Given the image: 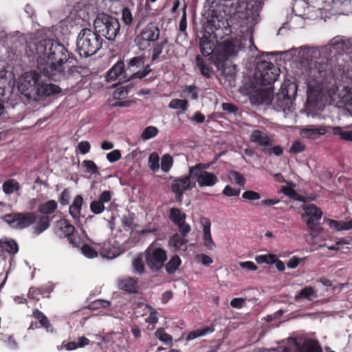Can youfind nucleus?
I'll return each instance as SVG.
<instances>
[{
	"label": "nucleus",
	"instance_id": "1",
	"mask_svg": "<svg viewBox=\"0 0 352 352\" xmlns=\"http://www.w3.org/2000/svg\"><path fill=\"white\" fill-rule=\"evenodd\" d=\"M297 92L295 83H289L276 94H272L269 89L262 90L258 94V103L270 104L278 112H281L283 117L289 120L295 118L294 112V98Z\"/></svg>",
	"mask_w": 352,
	"mask_h": 352
},
{
	"label": "nucleus",
	"instance_id": "2",
	"mask_svg": "<svg viewBox=\"0 0 352 352\" xmlns=\"http://www.w3.org/2000/svg\"><path fill=\"white\" fill-rule=\"evenodd\" d=\"M49 58L40 72L43 76L55 81L72 76L76 68L69 65V54L67 50L58 42L54 44Z\"/></svg>",
	"mask_w": 352,
	"mask_h": 352
},
{
	"label": "nucleus",
	"instance_id": "3",
	"mask_svg": "<svg viewBox=\"0 0 352 352\" xmlns=\"http://www.w3.org/2000/svg\"><path fill=\"white\" fill-rule=\"evenodd\" d=\"M102 38L95 31L84 28L78 34L76 40V51L83 58L95 54L102 45Z\"/></svg>",
	"mask_w": 352,
	"mask_h": 352
},
{
	"label": "nucleus",
	"instance_id": "4",
	"mask_svg": "<svg viewBox=\"0 0 352 352\" xmlns=\"http://www.w3.org/2000/svg\"><path fill=\"white\" fill-rule=\"evenodd\" d=\"M298 52V58L300 63L310 70L311 74L316 78H322L325 76L324 65L319 64L317 65V60L320 57V51L317 47L301 46L298 48H294Z\"/></svg>",
	"mask_w": 352,
	"mask_h": 352
},
{
	"label": "nucleus",
	"instance_id": "5",
	"mask_svg": "<svg viewBox=\"0 0 352 352\" xmlns=\"http://www.w3.org/2000/svg\"><path fill=\"white\" fill-rule=\"evenodd\" d=\"M95 31L109 41H114L120 32V23L117 19L104 13L99 14L94 22Z\"/></svg>",
	"mask_w": 352,
	"mask_h": 352
},
{
	"label": "nucleus",
	"instance_id": "6",
	"mask_svg": "<svg viewBox=\"0 0 352 352\" xmlns=\"http://www.w3.org/2000/svg\"><path fill=\"white\" fill-rule=\"evenodd\" d=\"M241 49L242 46L239 41H225L219 48L212 54L210 59L217 69L223 72L225 60L236 56Z\"/></svg>",
	"mask_w": 352,
	"mask_h": 352
},
{
	"label": "nucleus",
	"instance_id": "7",
	"mask_svg": "<svg viewBox=\"0 0 352 352\" xmlns=\"http://www.w3.org/2000/svg\"><path fill=\"white\" fill-rule=\"evenodd\" d=\"M57 208L58 204L56 201L52 199L41 204L38 206V211L41 215L40 217L38 216V221L32 228V234L34 235L38 236L50 228L52 218L49 217V215L53 214L57 210Z\"/></svg>",
	"mask_w": 352,
	"mask_h": 352
},
{
	"label": "nucleus",
	"instance_id": "8",
	"mask_svg": "<svg viewBox=\"0 0 352 352\" xmlns=\"http://www.w3.org/2000/svg\"><path fill=\"white\" fill-rule=\"evenodd\" d=\"M327 94L331 101L338 107L345 106L352 116V88L342 87V88L333 85L327 90Z\"/></svg>",
	"mask_w": 352,
	"mask_h": 352
},
{
	"label": "nucleus",
	"instance_id": "9",
	"mask_svg": "<svg viewBox=\"0 0 352 352\" xmlns=\"http://www.w3.org/2000/svg\"><path fill=\"white\" fill-rule=\"evenodd\" d=\"M3 220L14 228L25 229L38 220V215L34 212H14L3 216Z\"/></svg>",
	"mask_w": 352,
	"mask_h": 352
},
{
	"label": "nucleus",
	"instance_id": "10",
	"mask_svg": "<svg viewBox=\"0 0 352 352\" xmlns=\"http://www.w3.org/2000/svg\"><path fill=\"white\" fill-rule=\"evenodd\" d=\"M255 76L260 79L263 85L274 82L279 76V69L268 61H260L257 63Z\"/></svg>",
	"mask_w": 352,
	"mask_h": 352
},
{
	"label": "nucleus",
	"instance_id": "11",
	"mask_svg": "<svg viewBox=\"0 0 352 352\" xmlns=\"http://www.w3.org/2000/svg\"><path fill=\"white\" fill-rule=\"evenodd\" d=\"M39 78L38 73L36 72L25 74L19 85L21 93L28 98L36 99Z\"/></svg>",
	"mask_w": 352,
	"mask_h": 352
},
{
	"label": "nucleus",
	"instance_id": "12",
	"mask_svg": "<svg viewBox=\"0 0 352 352\" xmlns=\"http://www.w3.org/2000/svg\"><path fill=\"white\" fill-rule=\"evenodd\" d=\"M146 263L153 272H159L167 260L166 251L161 248H148L146 250Z\"/></svg>",
	"mask_w": 352,
	"mask_h": 352
},
{
	"label": "nucleus",
	"instance_id": "13",
	"mask_svg": "<svg viewBox=\"0 0 352 352\" xmlns=\"http://www.w3.org/2000/svg\"><path fill=\"white\" fill-rule=\"evenodd\" d=\"M56 234L60 237H67L73 247H79L81 243V238L75 233V228L68 220L62 219L56 222Z\"/></svg>",
	"mask_w": 352,
	"mask_h": 352
},
{
	"label": "nucleus",
	"instance_id": "14",
	"mask_svg": "<svg viewBox=\"0 0 352 352\" xmlns=\"http://www.w3.org/2000/svg\"><path fill=\"white\" fill-rule=\"evenodd\" d=\"M190 174L192 175L193 180L197 182L199 187H212L218 182L217 175L210 172L204 170L201 168V164H196L190 168Z\"/></svg>",
	"mask_w": 352,
	"mask_h": 352
},
{
	"label": "nucleus",
	"instance_id": "15",
	"mask_svg": "<svg viewBox=\"0 0 352 352\" xmlns=\"http://www.w3.org/2000/svg\"><path fill=\"white\" fill-rule=\"evenodd\" d=\"M57 41L51 39H43L39 42L34 43V50L37 55V68L38 72L41 71V67L46 65V62L49 58V56L52 52V48L57 43Z\"/></svg>",
	"mask_w": 352,
	"mask_h": 352
},
{
	"label": "nucleus",
	"instance_id": "16",
	"mask_svg": "<svg viewBox=\"0 0 352 352\" xmlns=\"http://www.w3.org/2000/svg\"><path fill=\"white\" fill-rule=\"evenodd\" d=\"M195 187V181L193 180L192 175L189 173L183 177H177L173 180L171 183V190L175 195L177 200H181L184 192L186 190H190Z\"/></svg>",
	"mask_w": 352,
	"mask_h": 352
},
{
	"label": "nucleus",
	"instance_id": "17",
	"mask_svg": "<svg viewBox=\"0 0 352 352\" xmlns=\"http://www.w3.org/2000/svg\"><path fill=\"white\" fill-rule=\"evenodd\" d=\"M302 209L305 214L302 215V218L305 219L307 217L306 223L307 227L310 230H314L319 225V221L322 218V210L314 204L304 205Z\"/></svg>",
	"mask_w": 352,
	"mask_h": 352
},
{
	"label": "nucleus",
	"instance_id": "18",
	"mask_svg": "<svg viewBox=\"0 0 352 352\" xmlns=\"http://www.w3.org/2000/svg\"><path fill=\"white\" fill-rule=\"evenodd\" d=\"M106 79L108 82L118 80L119 82H121L127 81L131 78L127 76L126 70L124 69V62L118 61L107 73Z\"/></svg>",
	"mask_w": 352,
	"mask_h": 352
},
{
	"label": "nucleus",
	"instance_id": "19",
	"mask_svg": "<svg viewBox=\"0 0 352 352\" xmlns=\"http://www.w3.org/2000/svg\"><path fill=\"white\" fill-rule=\"evenodd\" d=\"M118 287L129 294L138 292V279L133 277H123L118 280Z\"/></svg>",
	"mask_w": 352,
	"mask_h": 352
},
{
	"label": "nucleus",
	"instance_id": "20",
	"mask_svg": "<svg viewBox=\"0 0 352 352\" xmlns=\"http://www.w3.org/2000/svg\"><path fill=\"white\" fill-rule=\"evenodd\" d=\"M160 36V29L153 23H149L142 30L140 34L137 37V41L142 39L146 41L154 42L157 41Z\"/></svg>",
	"mask_w": 352,
	"mask_h": 352
},
{
	"label": "nucleus",
	"instance_id": "21",
	"mask_svg": "<svg viewBox=\"0 0 352 352\" xmlns=\"http://www.w3.org/2000/svg\"><path fill=\"white\" fill-rule=\"evenodd\" d=\"M328 132V129L323 126L316 127L314 125L308 126L300 129V135L304 138L316 140Z\"/></svg>",
	"mask_w": 352,
	"mask_h": 352
},
{
	"label": "nucleus",
	"instance_id": "22",
	"mask_svg": "<svg viewBox=\"0 0 352 352\" xmlns=\"http://www.w3.org/2000/svg\"><path fill=\"white\" fill-rule=\"evenodd\" d=\"M250 140L258 145L268 147L272 146V140L268 135L260 130H254L250 135Z\"/></svg>",
	"mask_w": 352,
	"mask_h": 352
},
{
	"label": "nucleus",
	"instance_id": "23",
	"mask_svg": "<svg viewBox=\"0 0 352 352\" xmlns=\"http://www.w3.org/2000/svg\"><path fill=\"white\" fill-rule=\"evenodd\" d=\"M319 81L320 80L316 82V86L315 85H312L311 83L308 84L307 95V101L310 103H316L321 98L322 87L321 86Z\"/></svg>",
	"mask_w": 352,
	"mask_h": 352
},
{
	"label": "nucleus",
	"instance_id": "24",
	"mask_svg": "<svg viewBox=\"0 0 352 352\" xmlns=\"http://www.w3.org/2000/svg\"><path fill=\"white\" fill-rule=\"evenodd\" d=\"M84 199L82 195H76L69 208V214L74 220L79 221L81 216L82 206Z\"/></svg>",
	"mask_w": 352,
	"mask_h": 352
},
{
	"label": "nucleus",
	"instance_id": "25",
	"mask_svg": "<svg viewBox=\"0 0 352 352\" xmlns=\"http://www.w3.org/2000/svg\"><path fill=\"white\" fill-rule=\"evenodd\" d=\"M60 89L58 86L52 83H40L38 85L37 97H46L52 94L59 93Z\"/></svg>",
	"mask_w": 352,
	"mask_h": 352
},
{
	"label": "nucleus",
	"instance_id": "26",
	"mask_svg": "<svg viewBox=\"0 0 352 352\" xmlns=\"http://www.w3.org/2000/svg\"><path fill=\"white\" fill-rule=\"evenodd\" d=\"M51 292L52 289L50 287H32L29 289L28 296L30 299L38 301L41 299V297H50L49 294Z\"/></svg>",
	"mask_w": 352,
	"mask_h": 352
},
{
	"label": "nucleus",
	"instance_id": "27",
	"mask_svg": "<svg viewBox=\"0 0 352 352\" xmlns=\"http://www.w3.org/2000/svg\"><path fill=\"white\" fill-rule=\"evenodd\" d=\"M226 21L218 15H212L211 18L207 21L206 28H210L212 33L214 31L219 30L226 27Z\"/></svg>",
	"mask_w": 352,
	"mask_h": 352
},
{
	"label": "nucleus",
	"instance_id": "28",
	"mask_svg": "<svg viewBox=\"0 0 352 352\" xmlns=\"http://www.w3.org/2000/svg\"><path fill=\"white\" fill-rule=\"evenodd\" d=\"M211 223L209 220L204 224L203 228L204 245L209 250H213L216 247L210 233Z\"/></svg>",
	"mask_w": 352,
	"mask_h": 352
},
{
	"label": "nucleus",
	"instance_id": "29",
	"mask_svg": "<svg viewBox=\"0 0 352 352\" xmlns=\"http://www.w3.org/2000/svg\"><path fill=\"white\" fill-rule=\"evenodd\" d=\"M329 226L338 231L349 230L352 229V219L349 221L327 219Z\"/></svg>",
	"mask_w": 352,
	"mask_h": 352
},
{
	"label": "nucleus",
	"instance_id": "30",
	"mask_svg": "<svg viewBox=\"0 0 352 352\" xmlns=\"http://www.w3.org/2000/svg\"><path fill=\"white\" fill-rule=\"evenodd\" d=\"M182 263V260L178 255H174L171 258L164 264L166 271L168 274H173L179 268Z\"/></svg>",
	"mask_w": 352,
	"mask_h": 352
},
{
	"label": "nucleus",
	"instance_id": "31",
	"mask_svg": "<svg viewBox=\"0 0 352 352\" xmlns=\"http://www.w3.org/2000/svg\"><path fill=\"white\" fill-rule=\"evenodd\" d=\"M32 316L39 322L42 327L47 329V331H49V329L52 327V324L47 316L39 309H33Z\"/></svg>",
	"mask_w": 352,
	"mask_h": 352
},
{
	"label": "nucleus",
	"instance_id": "32",
	"mask_svg": "<svg viewBox=\"0 0 352 352\" xmlns=\"http://www.w3.org/2000/svg\"><path fill=\"white\" fill-rule=\"evenodd\" d=\"M168 217L170 220L177 226L186 220V214L182 212L181 210L177 208H172L170 210V214Z\"/></svg>",
	"mask_w": 352,
	"mask_h": 352
},
{
	"label": "nucleus",
	"instance_id": "33",
	"mask_svg": "<svg viewBox=\"0 0 352 352\" xmlns=\"http://www.w3.org/2000/svg\"><path fill=\"white\" fill-rule=\"evenodd\" d=\"M187 243L188 240L177 233L174 234L168 241L169 245L173 247L175 250H179Z\"/></svg>",
	"mask_w": 352,
	"mask_h": 352
},
{
	"label": "nucleus",
	"instance_id": "34",
	"mask_svg": "<svg viewBox=\"0 0 352 352\" xmlns=\"http://www.w3.org/2000/svg\"><path fill=\"white\" fill-rule=\"evenodd\" d=\"M0 248L1 249V254L3 252H6L14 254L19 250L18 244L14 240L8 241H0Z\"/></svg>",
	"mask_w": 352,
	"mask_h": 352
},
{
	"label": "nucleus",
	"instance_id": "35",
	"mask_svg": "<svg viewBox=\"0 0 352 352\" xmlns=\"http://www.w3.org/2000/svg\"><path fill=\"white\" fill-rule=\"evenodd\" d=\"M333 133L338 135L340 139L346 141H352V130L345 127L335 126L332 128Z\"/></svg>",
	"mask_w": 352,
	"mask_h": 352
},
{
	"label": "nucleus",
	"instance_id": "36",
	"mask_svg": "<svg viewBox=\"0 0 352 352\" xmlns=\"http://www.w3.org/2000/svg\"><path fill=\"white\" fill-rule=\"evenodd\" d=\"M315 294L316 292L312 287L307 286L295 295L294 300L296 302L302 299L311 300V297L315 296Z\"/></svg>",
	"mask_w": 352,
	"mask_h": 352
},
{
	"label": "nucleus",
	"instance_id": "37",
	"mask_svg": "<svg viewBox=\"0 0 352 352\" xmlns=\"http://www.w3.org/2000/svg\"><path fill=\"white\" fill-rule=\"evenodd\" d=\"M303 352H322V349L318 340L309 339L304 342Z\"/></svg>",
	"mask_w": 352,
	"mask_h": 352
},
{
	"label": "nucleus",
	"instance_id": "38",
	"mask_svg": "<svg viewBox=\"0 0 352 352\" xmlns=\"http://www.w3.org/2000/svg\"><path fill=\"white\" fill-rule=\"evenodd\" d=\"M8 85L9 82L6 77V72L5 70L0 71V96L8 97V94L10 93V91L7 87Z\"/></svg>",
	"mask_w": 352,
	"mask_h": 352
},
{
	"label": "nucleus",
	"instance_id": "39",
	"mask_svg": "<svg viewBox=\"0 0 352 352\" xmlns=\"http://www.w3.org/2000/svg\"><path fill=\"white\" fill-rule=\"evenodd\" d=\"M195 63L196 66L204 76L206 78H210L211 76L212 71L210 68L204 63V59L200 55H197L196 56Z\"/></svg>",
	"mask_w": 352,
	"mask_h": 352
},
{
	"label": "nucleus",
	"instance_id": "40",
	"mask_svg": "<svg viewBox=\"0 0 352 352\" xmlns=\"http://www.w3.org/2000/svg\"><path fill=\"white\" fill-rule=\"evenodd\" d=\"M20 186L19 182H17L15 179H8L3 184L2 186L3 192L8 195L12 194L14 191L18 190Z\"/></svg>",
	"mask_w": 352,
	"mask_h": 352
},
{
	"label": "nucleus",
	"instance_id": "41",
	"mask_svg": "<svg viewBox=\"0 0 352 352\" xmlns=\"http://www.w3.org/2000/svg\"><path fill=\"white\" fill-rule=\"evenodd\" d=\"M214 329L209 327H206L204 329H201L193 330L188 333V334L186 336V340H192L198 337L204 336L208 333H212Z\"/></svg>",
	"mask_w": 352,
	"mask_h": 352
},
{
	"label": "nucleus",
	"instance_id": "42",
	"mask_svg": "<svg viewBox=\"0 0 352 352\" xmlns=\"http://www.w3.org/2000/svg\"><path fill=\"white\" fill-rule=\"evenodd\" d=\"M168 44V39L165 38L160 43H158L153 49L152 61H155L157 59H161V56L163 54V49Z\"/></svg>",
	"mask_w": 352,
	"mask_h": 352
},
{
	"label": "nucleus",
	"instance_id": "43",
	"mask_svg": "<svg viewBox=\"0 0 352 352\" xmlns=\"http://www.w3.org/2000/svg\"><path fill=\"white\" fill-rule=\"evenodd\" d=\"M188 104V103L186 100L173 99L170 102L168 107L172 109H180L182 110V113H183L186 111Z\"/></svg>",
	"mask_w": 352,
	"mask_h": 352
},
{
	"label": "nucleus",
	"instance_id": "44",
	"mask_svg": "<svg viewBox=\"0 0 352 352\" xmlns=\"http://www.w3.org/2000/svg\"><path fill=\"white\" fill-rule=\"evenodd\" d=\"M199 47L204 56H209L212 53V43L207 38H201L199 42Z\"/></svg>",
	"mask_w": 352,
	"mask_h": 352
},
{
	"label": "nucleus",
	"instance_id": "45",
	"mask_svg": "<svg viewBox=\"0 0 352 352\" xmlns=\"http://www.w3.org/2000/svg\"><path fill=\"white\" fill-rule=\"evenodd\" d=\"M135 214L129 212L128 214H124L122 217V224L124 228L133 229L135 226Z\"/></svg>",
	"mask_w": 352,
	"mask_h": 352
},
{
	"label": "nucleus",
	"instance_id": "46",
	"mask_svg": "<svg viewBox=\"0 0 352 352\" xmlns=\"http://www.w3.org/2000/svg\"><path fill=\"white\" fill-rule=\"evenodd\" d=\"M228 176L232 182L239 185L240 186H243L245 185V178L241 173L232 170L229 173Z\"/></svg>",
	"mask_w": 352,
	"mask_h": 352
},
{
	"label": "nucleus",
	"instance_id": "47",
	"mask_svg": "<svg viewBox=\"0 0 352 352\" xmlns=\"http://www.w3.org/2000/svg\"><path fill=\"white\" fill-rule=\"evenodd\" d=\"M258 263L272 264L276 261V255L272 254L258 255L255 257Z\"/></svg>",
	"mask_w": 352,
	"mask_h": 352
},
{
	"label": "nucleus",
	"instance_id": "48",
	"mask_svg": "<svg viewBox=\"0 0 352 352\" xmlns=\"http://www.w3.org/2000/svg\"><path fill=\"white\" fill-rule=\"evenodd\" d=\"M280 190L283 194H285V195L289 197L290 198H292L294 200H298V201L302 200V197L293 188L283 186L281 187Z\"/></svg>",
	"mask_w": 352,
	"mask_h": 352
},
{
	"label": "nucleus",
	"instance_id": "49",
	"mask_svg": "<svg viewBox=\"0 0 352 352\" xmlns=\"http://www.w3.org/2000/svg\"><path fill=\"white\" fill-rule=\"evenodd\" d=\"M104 210V204L98 199L94 200L90 203V210L95 214H101Z\"/></svg>",
	"mask_w": 352,
	"mask_h": 352
},
{
	"label": "nucleus",
	"instance_id": "50",
	"mask_svg": "<svg viewBox=\"0 0 352 352\" xmlns=\"http://www.w3.org/2000/svg\"><path fill=\"white\" fill-rule=\"evenodd\" d=\"M155 335L157 338L166 344L171 343L172 342V336L166 333L164 329L162 328L157 329Z\"/></svg>",
	"mask_w": 352,
	"mask_h": 352
},
{
	"label": "nucleus",
	"instance_id": "51",
	"mask_svg": "<svg viewBox=\"0 0 352 352\" xmlns=\"http://www.w3.org/2000/svg\"><path fill=\"white\" fill-rule=\"evenodd\" d=\"M158 133V129L153 126L145 128L142 133L141 137L143 140H148L155 137Z\"/></svg>",
	"mask_w": 352,
	"mask_h": 352
},
{
	"label": "nucleus",
	"instance_id": "52",
	"mask_svg": "<svg viewBox=\"0 0 352 352\" xmlns=\"http://www.w3.org/2000/svg\"><path fill=\"white\" fill-rule=\"evenodd\" d=\"M133 267L135 271L139 274H142L144 272V263L143 257L141 254L138 255L133 261Z\"/></svg>",
	"mask_w": 352,
	"mask_h": 352
},
{
	"label": "nucleus",
	"instance_id": "53",
	"mask_svg": "<svg viewBox=\"0 0 352 352\" xmlns=\"http://www.w3.org/2000/svg\"><path fill=\"white\" fill-rule=\"evenodd\" d=\"M81 252L89 258H94L98 256V252L91 246L86 243L81 247Z\"/></svg>",
	"mask_w": 352,
	"mask_h": 352
},
{
	"label": "nucleus",
	"instance_id": "54",
	"mask_svg": "<svg viewBox=\"0 0 352 352\" xmlns=\"http://www.w3.org/2000/svg\"><path fill=\"white\" fill-rule=\"evenodd\" d=\"M329 45L341 50H344L346 49V43L341 37H336L333 38L330 41Z\"/></svg>",
	"mask_w": 352,
	"mask_h": 352
},
{
	"label": "nucleus",
	"instance_id": "55",
	"mask_svg": "<svg viewBox=\"0 0 352 352\" xmlns=\"http://www.w3.org/2000/svg\"><path fill=\"white\" fill-rule=\"evenodd\" d=\"M173 160L171 155H163L161 162V168L164 172H168L173 166Z\"/></svg>",
	"mask_w": 352,
	"mask_h": 352
},
{
	"label": "nucleus",
	"instance_id": "56",
	"mask_svg": "<svg viewBox=\"0 0 352 352\" xmlns=\"http://www.w3.org/2000/svg\"><path fill=\"white\" fill-rule=\"evenodd\" d=\"M160 155H149L148 166L153 172L160 169Z\"/></svg>",
	"mask_w": 352,
	"mask_h": 352
},
{
	"label": "nucleus",
	"instance_id": "57",
	"mask_svg": "<svg viewBox=\"0 0 352 352\" xmlns=\"http://www.w3.org/2000/svg\"><path fill=\"white\" fill-rule=\"evenodd\" d=\"M70 190L65 188L59 196L58 201L62 206H67L70 200Z\"/></svg>",
	"mask_w": 352,
	"mask_h": 352
},
{
	"label": "nucleus",
	"instance_id": "58",
	"mask_svg": "<svg viewBox=\"0 0 352 352\" xmlns=\"http://www.w3.org/2000/svg\"><path fill=\"white\" fill-rule=\"evenodd\" d=\"M338 12L340 14L346 15L352 14V0H345Z\"/></svg>",
	"mask_w": 352,
	"mask_h": 352
},
{
	"label": "nucleus",
	"instance_id": "59",
	"mask_svg": "<svg viewBox=\"0 0 352 352\" xmlns=\"http://www.w3.org/2000/svg\"><path fill=\"white\" fill-rule=\"evenodd\" d=\"M83 165L87 168V170L90 174H94L98 173V168L96 164L91 160H84Z\"/></svg>",
	"mask_w": 352,
	"mask_h": 352
},
{
	"label": "nucleus",
	"instance_id": "60",
	"mask_svg": "<svg viewBox=\"0 0 352 352\" xmlns=\"http://www.w3.org/2000/svg\"><path fill=\"white\" fill-rule=\"evenodd\" d=\"M242 197L245 199L253 201L259 199L261 196L260 194L257 192L252 190H246L243 193Z\"/></svg>",
	"mask_w": 352,
	"mask_h": 352
},
{
	"label": "nucleus",
	"instance_id": "61",
	"mask_svg": "<svg viewBox=\"0 0 352 352\" xmlns=\"http://www.w3.org/2000/svg\"><path fill=\"white\" fill-rule=\"evenodd\" d=\"M179 228V231L183 237H186L190 231V226L189 224L184 221L181 222L179 225H177Z\"/></svg>",
	"mask_w": 352,
	"mask_h": 352
},
{
	"label": "nucleus",
	"instance_id": "62",
	"mask_svg": "<svg viewBox=\"0 0 352 352\" xmlns=\"http://www.w3.org/2000/svg\"><path fill=\"white\" fill-rule=\"evenodd\" d=\"M241 190L232 188L230 186L227 185L223 190V194L228 197L238 196L240 194Z\"/></svg>",
	"mask_w": 352,
	"mask_h": 352
},
{
	"label": "nucleus",
	"instance_id": "63",
	"mask_svg": "<svg viewBox=\"0 0 352 352\" xmlns=\"http://www.w3.org/2000/svg\"><path fill=\"white\" fill-rule=\"evenodd\" d=\"M122 20L126 25H130L133 21V16L130 10L125 8L122 10Z\"/></svg>",
	"mask_w": 352,
	"mask_h": 352
},
{
	"label": "nucleus",
	"instance_id": "64",
	"mask_svg": "<svg viewBox=\"0 0 352 352\" xmlns=\"http://www.w3.org/2000/svg\"><path fill=\"white\" fill-rule=\"evenodd\" d=\"M112 197V193L109 190H104L99 196L98 200L102 204L109 202Z\"/></svg>",
	"mask_w": 352,
	"mask_h": 352
}]
</instances>
